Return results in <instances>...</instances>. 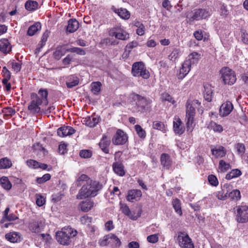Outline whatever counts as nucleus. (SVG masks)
I'll list each match as a JSON object with an SVG mask.
<instances>
[{"instance_id": "obj_1", "label": "nucleus", "mask_w": 248, "mask_h": 248, "mask_svg": "<svg viewBox=\"0 0 248 248\" xmlns=\"http://www.w3.org/2000/svg\"><path fill=\"white\" fill-rule=\"evenodd\" d=\"M102 188L98 182L92 180L86 185L83 186L77 196V199H83L89 197H95Z\"/></svg>"}, {"instance_id": "obj_2", "label": "nucleus", "mask_w": 248, "mask_h": 248, "mask_svg": "<svg viewBox=\"0 0 248 248\" xmlns=\"http://www.w3.org/2000/svg\"><path fill=\"white\" fill-rule=\"evenodd\" d=\"M128 101L131 103H135L138 111L144 112L149 110L151 106V101L135 93L130 94Z\"/></svg>"}, {"instance_id": "obj_3", "label": "nucleus", "mask_w": 248, "mask_h": 248, "mask_svg": "<svg viewBox=\"0 0 248 248\" xmlns=\"http://www.w3.org/2000/svg\"><path fill=\"white\" fill-rule=\"evenodd\" d=\"M76 230L71 227H67L63 228L61 231L57 232L56 239L58 242L62 245H68L71 242V237L77 235Z\"/></svg>"}, {"instance_id": "obj_4", "label": "nucleus", "mask_w": 248, "mask_h": 248, "mask_svg": "<svg viewBox=\"0 0 248 248\" xmlns=\"http://www.w3.org/2000/svg\"><path fill=\"white\" fill-rule=\"evenodd\" d=\"M212 10L209 8H199L194 10L191 15H187L186 17L191 23L194 21L206 19L212 15Z\"/></svg>"}, {"instance_id": "obj_5", "label": "nucleus", "mask_w": 248, "mask_h": 248, "mask_svg": "<svg viewBox=\"0 0 248 248\" xmlns=\"http://www.w3.org/2000/svg\"><path fill=\"white\" fill-rule=\"evenodd\" d=\"M236 220L239 223L248 221V205L242 203L235 207Z\"/></svg>"}, {"instance_id": "obj_6", "label": "nucleus", "mask_w": 248, "mask_h": 248, "mask_svg": "<svg viewBox=\"0 0 248 248\" xmlns=\"http://www.w3.org/2000/svg\"><path fill=\"white\" fill-rule=\"evenodd\" d=\"M132 73L135 77H142V78H149L150 73L146 69L142 62H134L132 65Z\"/></svg>"}, {"instance_id": "obj_7", "label": "nucleus", "mask_w": 248, "mask_h": 248, "mask_svg": "<svg viewBox=\"0 0 248 248\" xmlns=\"http://www.w3.org/2000/svg\"><path fill=\"white\" fill-rule=\"evenodd\" d=\"M31 101L28 106V109L31 113H39L41 112V106L43 104L39 96L35 93L31 94Z\"/></svg>"}, {"instance_id": "obj_8", "label": "nucleus", "mask_w": 248, "mask_h": 248, "mask_svg": "<svg viewBox=\"0 0 248 248\" xmlns=\"http://www.w3.org/2000/svg\"><path fill=\"white\" fill-rule=\"evenodd\" d=\"M177 240L182 248H194L191 239L184 232H179L178 234Z\"/></svg>"}, {"instance_id": "obj_9", "label": "nucleus", "mask_w": 248, "mask_h": 248, "mask_svg": "<svg viewBox=\"0 0 248 248\" xmlns=\"http://www.w3.org/2000/svg\"><path fill=\"white\" fill-rule=\"evenodd\" d=\"M45 222L43 219L35 218L31 220L28 225V228L33 233H39L44 229Z\"/></svg>"}, {"instance_id": "obj_10", "label": "nucleus", "mask_w": 248, "mask_h": 248, "mask_svg": "<svg viewBox=\"0 0 248 248\" xmlns=\"http://www.w3.org/2000/svg\"><path fill=\"white\" fill-rule=\"evenodd\" d=\"M127 140V135L122 130L118 129L112 139V142L114 145H123Z\"/></svg>"}, {"instance_id": "obj_11", "label": "nucleus", "mask_w": 248, "mask_h": 248, "mask_svg": "<svg viewBox=\"0 0 248 248\" xmlns=\"http://www.w3.org/2000/svg\"><path fill=\"white\" fill-rule=\"evenodd\" d=\"M101 150L106 154L109 153V146L110 144V138L106 134H104L99 143Z\"/></svg>"}, {"instance_id": "obj_12", "label": "nucleus", "mask_w": 248, "mask_h": 248, "mask_svg": "<svg viewBox=\"0 0 248 248\" xmlns=\"http://www.w3.org/2000/svg\"><path fill=\"white\" fill-rule=\"evenodd\" d=\"M109 34L110 36H114L116 38L122 40H126L129 38V34L125 31L120 30L118 31L116 28L110 30Z\"/></svg>"}, {"instance_id": "obj_13", "label": "nucleus", "mask_w": 248, "mask_h": 248, "mask_svg": "<svg viewBox=\"0 0 248 248\" xmlns=\"http://www.w3.org/2000/svg\"><path fill=\"white\" fill-rule=\"evenodd\" d=\"M173 129L174 133L178 135L183 134L185 130V127L182 125V122L178 117H174L173 122Z\"/></svg>"}, {"instance_id": "obj_14", "label": "nucleus", "mask_w": 248, "mask_h": 248, "mask_svg": "<svg viewBox=\"0 0 248 248\" xmlns=\"http://www.w3.org/2000/svg\"><path fill=\"white\" fill-rule=\"evenodd\" d=\"M233 108L232 103L230 101H226L223 103L219 109L220 115L223 117L228 115Z\"/></svg>"}, {"instance_id": "obj_15", "label": "nucleus", "mask_w": 248, "mask_h": 248, "mask_svg": "<svg viewBox=\"0 0 248 248\" xmlns=\"http://www.w3.org/2000/svg\"><path fill=\"white\" fill-rule=\"evenodd\" d=\"M5 237L6 239L11 243H19L22 240L21 234L16 232H11L7 233Z\"/></svg>"}, {"instance_id": "obj_16", "label": "nucleus", "mask_w": 248, "mask_h": 248, "mask_svg": "<svg viewBox=\"0 0 248 248\" xmlns=\"http://www.w3.org/2000/svg\"><path fill=\"white\" fill-rule=\"evenodd\" d=\"M75 131L71 126H64L58 129L57 134L60 137H64L73 134Z\"/></svg>"}, {"instance_id": "obj_17", "label": "nucleus", "mask_w": 248, "mask_h": 248, "mask_svg": "<svg viewBox=\"0 0 248 248\" xmlns=\"http://www.w3.org/2000/svg\"><path fill=\"white\" fill-rule=\"evenodd\" d=\"M142 196L141 191L139 189H131L128 191L126 199L130 202H133L134 200L139 201Z\"/></svg>"}, {"instance_id": "obj_18", "label": "nucleus", "mask_w": 248, "mask_h": 248, "mask_svg": "<svg viewBox=\"0 0 248 248\" xmlns=\"http://www.w3.org/2000/svg\"><path fill=\"white\" fill-rule=\"evenodd\" d=\"M211 152L213 155L216 158H221L225 156L226 150L221 145H217L211 148Z\"/></svg>"}, {"instance_id": "obj_19", "label": "nucleus", "mask_w": 248, "mask_h": 248, "mask_svg": "<svg viewBox=\"0 0 248 248\" xmlns=\"http://www.w3.org/2000/svg\"><path fill=\"white\" fill-rule=\"evenodd\" d=\"M160 162L164 169L169 170L172 165V160L169 155L163 153L160 156Z\"/></svg>"}, {"instance_id": "obj_20", "label": "nucleus", "mask_w": 248, "mask_h": 248, "mask_svg": "<svg viewBox=\"0 0 248 248\" xmlns=\"http://www.w3.org/2000/svg\"><path fill=\"white\" fill-rule=\"evenodd\" d=\"M204 98L208 102H211L212 100L213 95V87L208 84H205L204 85Z\"/></svg>"}, {"instance_id": "obj_21", "label": "nucleus", "mask_w": 248, "mask_h": 248, "mask_svg": "<svg viewBox=\"0 0 248 248\" xmlns=\"http://www.w3.org/2000/svg\"><path fill=\"white\" fill-rule=\"evenodd\" d=\"M121 210L124 215L129 217L132 220H137L140 216L141 212L138 213L137 215L133 216L131 212L129 207L125 204H122L121 206Z\"/></svg>"}, {"instance_id": "obj_22", "label": "nucleus", "mask_w": 248, "mask_h": 248, "mask_svg": "<svg viewBox=\"0 0 248 248\" xmlns=\"http://www.w3.org/2000/svg\"><path fill=\"white\" fill-rule=\"evenodd\" d=\"M94 205L93 201L88 199L85 201L82 202L79 205L81 210L84 212H87L90 210Z\"/></svg>"}, {"instance_id": "obj_23", "label": "nucleus", "mask_w": 248, "mask_h": 248, "mask_svg": "<svg viewBox=\"0 0 248 248\" xmlns=\"http://www.w3.org/2000/svg\"><path fill=\"white\" fill-rule=\"evenodd\" d=\"M11 50V46L8 40L3 39L0 40V51L3 53L7 54Z\"/></svg>"}, {"instance_id": "obj_24", "label": "nucleus", "mask_w": 248, "mask_h": 248, "mask_svg": "<svg viewBox=\"0 0 248 248\" xmlns=\"http://www.w3.org/2000/svg\"><path fill=\"white\" fill-rule=\"evenodd\" d=\"M98 122L99 118L95 115L88 117L84 120V124L90 127H94Z\"/></svg>"}, {"instance_id": "obj_25", "label": "nucleus", "mask_w": 248, "mask_h": 248, "mask_svg": "<svg viewBox=\"0 0 248 248\" xmlns=\"http://www.w3.org/2000/svg\"><path fill=\"white\" fill-rule=\"evenodd\" d=\"M79 27L78 22L75 19H71L68 21L67 31L69 32L76 31Z\"/></svg>"}, {"instance_id": "obj_26", "label": "nucleus", "mask_w": 248, "mask_h": 248, "mask_svg": "<svg viewBox=\"0 0 248 248\" xmlns=\"http://www.w3.org/2000/svg\"><path fill=\"white\" fill-rule=\"evenodd\" d=\"M220 74L221 75V78H234L236 76L234 71L228 67L222 68L220 70Z\"/></svg>"}, {"instance_id": "obj_27", "label": "nucleus", "mask_w": 248, "mask_h": 248, "mask_svg": "<svg viewBox=\"0 0 248 248\" xmlns=\"http://www.w3.org/2000/svg\"><path fill=\"white\" fill-rule=\"evenodd\" d=\"M113 169L115 173L119 176H123L125 174L124 167L121 163H114L113 164Z\"/></svg>"}, {"instance_id": "obj_28", "label": "nucleus", "mask_w": 248, "mask_h": 248, "mask_svg": "<svg viewBox=\"0 0 248 248\" xmlns=\"http://www.w3.org/2000/svg\"><path fill=\"white\" fill-rule=\"evenodd\" d=\"M92 181V180L87 175L83 174L78 178L76 184L79 186L82 185L83 186L86 185V184L89 183Z\"/></svg>"}, {"instance_id": "obj_29", "label": "nucleus", "mask_w": 248, "mask_h": 248, "mask_svg": "<svg viewBox=\"0 0 248 248\" xmlns=\"http://www.w3.org/2000/svg\"><path fill=\"white\" fill-rule=\"evenodd\" d=\"M207 127L208 128L212 129L215 132L221 133L223 131V128L221 125L213 121H211Z\"/></svg>"}, {"instance_id": "obj_30", "label": "nucleus", "mask_w": 248, "mask_h": 248, "mask_svg": "<svg viewBox=\"0 0 248 248\" xmlns=\"http://www.w3.org/2000/svg\"><path fill=\"white\" fill-rule=\"evenodd\" d=\"M41 29L40 23L36 22L33 25L30 26L28 30V34L30 36H32L39 30Z\"/></svg>"}, {"instance_id": "obj_31", "label": "nucleus", "mask_w": 248, "mask_h": 248, "mask_svg": "<svg viewBox=\"0 0 248 248\" xmlns=\"http://www.w3.org/2000/svg\"><path fill=\"white\" fill-rule=\"evenodd\" d=\"M1 186L6 190H10L12 187V184L7 177L2 176L0 179Z\"/></svg>"}, {"instance_id": "obj_32", "label": "nucleus", "mask_w": 248, "mask_h": 248, "mask_svg": "<svg viewBox=\"0 0 248 248\" xmlns=\"http://www.w3.org/2000/svg\"><path fill=\"white\" fill-rule=\"evenodd\" d=\"M242 174L241 171L239 169L232 170L229 173L226 175L225 178L227 180H231L238 177Z\"/></svg>"}, {"instance_id": "obj_33", "label": "nucleus", "mask_w": 248, "mask_h": 248, "mask_svg": "<svg viewBox=\"0 0 248 248\" xmlns=\"http://www.w3.org/2000/svg\"><path fill=\"white\" fill-rule=\"evenodd\" d=\"M153 127L155 129L160 130L164 133H165L167 129L164 124L160 121H154L153 124Z\"/></svg>"}, {"instance_id": "obj_34", "label": "nucleus", "mask_w": 248, "mask_h": 248, "mask_svg": "<svg viewBox=\"0 0 248 248\" xmlns=\"http://www.w3.org/2000/svg\"><path fill=\"white\" fill-rule=\"evenodd\" d=\"M190 62L189 61H186L182 65V67L180 70V74L182 75L184 78L188 74L190 71Z\"/></svg>"}, {"instance_id": "obj_35", "label": "nucleus", "mask_w": 248, "mask_h": 248, "mask_svg": "<svg viewBox=\"0 0 248 248\" xmlns=\"http://www.w3.org/2000/svg\"><path fill=\"white\" fill-rule=\"evenodd\" d=\"M231 169V165L229 163H226L223 160H221L219 162L218 171L225 172Z\"/></svg>"}, {"instance_id": "obj_36", "label": "nucleus", "mask_w": 248, "mask_h": 248, "mask_svg": "<svg viewBox=\"0 0 248 248\" xmlns=\"http://www.w3.org/2000/svg\"><path fill=\"white\" fill-rule=\"evenodd\" d=\"M38 4L37 1L33 0H28L25 4V8L28 11H34L37 9Z\"/></svg>"}, {"instance_id": "obj_37", "label": "nucleus", "mask_w": 248, "mask_h": 248, "mask_svg": "<svg viewBox=\"0 0 248 248\" xmlns=\"http://www.w3.org/2000/svg\"><path fill=\"white\" fill-rule=\"evenodd\" d=\"M48 37V33L46 32H45L42 35L41 40L39 43L38 44V47L36 48L35 50V53L39 52L41 48H42L45 45L46 41H47V38Z\"/></svg>"}, {"instance_id": "obj_38", "label": "nucleus", "mask_w": 248, "mask_h": 248, "mask_svg": "<svg viewBox=\"0 0 248 248\" xmlns=\"http://www.w3.org/2000/svg\"><path fill=\"white\" fill-rule=\"evenodd\" d=\"M40 97V99L41 100L42 102H45L46 105H47L48 101L47 100L48 93L46 90L40 89L38 91V94H37Z\"/></svg>"}, {"instance_id": "obj_39", "label": "nucleus", "mask_w": 248, "mask_h": 248, "mask_svg": "<svg viewBox=\"0 0 248 248\" xmlns=\"http://www.w3.org/2000/svg\"><path fill=\"white\" fill-rule=\"evenodd\" d=\"M109 242L110 244L115 247H119L121 245V242L119 238L115 234L112 233L109 234Z\"/></svg>"}, {"instance_id": "obj_40", "label": "nucleus", "mask_w": 248, "mask_h": 248, "mask_svg": "<svg viewBox=\"0 0 248 248\" xmlns=\"http://www.w3.org/2000/svg\"><path fill=\"white\" fill-rule=\"evenodd\" d=\"M195 114V108L192 106L189 102L186 103V117H194Z\"/></svg>"}, {"instance_id": "obj_41", "label": "nucleus", "mask_w": 248, "mask_h": 248, "mask_svg": "<svg viewBox=\"0 0 248 248\" xmlns=\"http://www.w3.org/2000/svg\"><path fill=\"white\" fill-rule=\"evenodd\" d=\"M232 200L237 201L241 199L240 192L238 189H234L230 192L228 195Z\"/></svg>"}, {"instance_id": "obj_42", "label": "nucleus", "mask_w": 248, "mask_h": 248, "mask_svg": "<svg viewBox=\"0 0 248 248\" xmlns=\"http://www.w3.org/2000/svg\"><path fill=\"white\" fill-rule=\"evenodd\" d=\"M64 50L62 46H59L57 48L56 50L53 53V56L54 58L59 60L64 55Z\"/></svg>"}, {"instance_id": "obj_43", "label": "nucleus", "mask_w": 248, "mask_h": 248, "mask_svg": "<svg viewBox=\"0 0 248 248\" xmlns=\"http://www.w3.org/2000/svg\"><path fill=\"white\" fill-rule=\"evenodd\" d=\"M101 83L100 82H93L91 84V91L94 94H97L101 90Z\"/></svg>"}, {"instance_id": "obj_44", "label": "nucleus", "mask_w": 248, "mask_h": 248, "mask_svg": "<svg viewBox=\"0 0 248 248\" xmlns=\"http://www.w3.org/2000/svg\"><path fill=\"white\" fill-rule=\"evenodd\" d=\"M11 166V161L7 158H4L0 160V169L9 168Z\"/></svg>"}, {"instance_id": "obj_45", "label": "nucleus", "mask_w": 248, "mask_h": 248, "mask_svg": "<svg viewBox=\"0 0 248 248\" xmlns=\"http://www.w3.org/2000/svg\"><path fill=\"white\" fill-rule=\"evenodd\" d=\"M172 205L175 212L179 215H181L182 214V212L180 201L177 199L174 200L172 201Z\"/></svg>"}, {"instance_id": "obj_46", "label": "nucleus", "mask_w": 248, "mask_h": 248, "mask_svg": "<svg viewBox=\"0 0 248 248\" xmlns=\"http://www.w3.org/2000/svg\"><path fill=\"white\" fill-rule=\"evenodd\" d=\"M117 13L119 16L123 19H128L130 17V13L126 9H118Z\"/></svg>"}, {"instance_id": "obj_47", "label": "nucleus", "mask_w": 248, "mask_h": 248, "mask_svg": "<svg viewBox=\"0 0 248 248\" xmlns=\"http://www.w3.org/2000/svg\"><path fill=\"white\" fill-rule=\"evenodd\" d=\"M67 51L72 53H76L80 55H85L86 52L84 49L79 47H73L67 49Z\"/></svg>"}, {"instance_id": "obj_48", "label": "nucleus", "mask_w": 248, "mask_h": 248, "mask_svg": "<svg viewBox=\"0 0 248 248\" xmlns=\"http://www.w3.org/2000/svg\"><path fill=\"white\" fill-rule=\"evenodd\" d=\"M79 83V80L78 78H69L66 82L67 87L68 88H72Z\"/></svg>"}, {"instance_id": "obj_49", "label": "nucleus", "mask_w": 248, "mask_h": 248, "mask_svg": "<svg viewBox=\"0 0 248 248\" xmlns=\"http://www.w3.org/2000/svg\"><path fill=\"white\" fill-rule=\"evenodd\" d=\"M161 99L163 101H168L172 103V104H174L175 102L172 97L168 93H164L161 94Z\"/></svg>"}, {"instance_id": "obj_50", "label": "nucleus", "mask_w": 248, "mask_h": 248, "mask_svg": "<svg viewBox=\"0 0 248 248\" xmlns=\"http://www.w3.org/2000/svg\"><path fill=\"white\" fill-rule=\"evenodd\" d=\"M216 195L217 199L220 200H225L228 197V193L227 192H225V191L223 189L217 191L216 193Z\"/></svg>"}, {"instance_id": "obj_51", "label": "nucleus", "mask_w": 248, "mask_h": 248, "mask_svg": "<svg viewBox=\"0 0 248 248\" xmlns=\"http://www.w3.org/2000/svg\"><path fill=\"white\" fill-rule=\"evenodd\" d=\"M208 180L209 184L212 186H216L218 185V181L214 175H209L208 177Z\"/></svg>"}, {"instance_id": "obj_52", "label": "nucleus", "mask_w": 248, "mask_h": 248, "mask_svg": "<svg viewBox=\"0 0 248 248\" xmlns=\"http://www.w3.org/2000/svg\"><path fill=\"white\" fill-rule=\"evenodd\" d=\"M51 178V175L49 173L44 174L41 177H38L36 178V182L38 184L44 183L47 181L49 180Z\"/></svg>"}, {"instance_id": "obj_53", "label": "nucleus", "mask_w": 248, "mask_h": 248, "mask_svg": "<svg viewBox=\"0 0 248 248\" xmlns=\"http://www.w3.org/2000/svg\"><path fill=\"white\" fill-rule=\"evenodd\" d=\"M135 129L139 137L140 138H145L146 136L145 132L140 125H136L135 126Z\"/></svg>"}, {"instance_id": "obj_54", "label": "nucleus", "mask_w": 248, "mask_h": 248, "mask_svg": "<svg viewBox=\"0 0 248 248\" xmlns=\"http://www.w3.org/2000/svg\"><path fill=\"white\" fill-rule=\"evenodd\" d=\"M198 56L199 54L197 52H194L190 54L189 55V60L187 61H189L190 62V64L191 63H195L198 61Z\"/></svg>"}, {"instance_id": "obj_55", "label": "nucleus", "mask_w": 248, "mask_h": 248, "mask_svg": "<svg viewBox=\"0 0 248 248\" xmlns=\"http://www.w3.org/2000/svg\"><path fill=\"white\" fill-rule=\"evenodd\" d=\"M186 119L187 120L186 125V128L187 130L188 131L191 132L193 130V117H186Z\"/></svg>"}, {"instance_id": "obj_56", "label": "nucleus", "mask_w": 248, "mask_h": 248, "mask_svg": "<svg viewBox=\"0 0 248 248\" xmlns=\"http://www.w3.org/2000/svg\"><path fill=\"white\" fill-rule=\"evenodd\" d=\"M26 163L27 165L32 169H38V166H39V162L34 160H28L27 161Z\"/></svg>"}, {"instance_id": "obj_57", "label": "nucleus", "mask_w": 248, "mask_h": 248, "mask_svg": "<svg viewBox=\"0 0 248 248\" xmlns=\"http://www.w3.org/2000/svg\"><path fill=\"white\" fill-rule=\"evenodd\" d=\"M36 203L39 206H43L45 203V198L39 194L36 195Z\"/></svg>"}, {"instance_id": "obj_58", "label": "nucleus", "mask_w": 248, "mask_h": 248, "mask_svg": "<svg viewBox=\"0 0 248 248\" xmlns=\"http://www.w3.org/2000/svg\"><path fill=\"white\" fill-rule=\"evenodd\" d=\"M242 41L245 44L248 45V33L246 32V31L241 29L240 31Z\"/></svg>"}, {"instance_id": "obj_59", "label": "nucleus", "mask_w": 248, "mask_h": 248, "mask_svg": "<svg viewBox=\"0 0 248 248\" xmlns=\"http://www.w3.org/2000/svg\"><path fill=\"white\" fill-rule=\"evenodd\" d=\"M92 152L88 150H81L79 153L80 156L84 158H89L92 156Z\"/></svg>"}, {"instance_id": "obj_60", "label": "nucleus", "mask_w": 248, "mask_h": 248, "mask_svg": "<svg viewBox=\"0 0 248 248\" xmlns=\"http://www.w3.org/2000/svg\"><path fill=\"white\" fill-rule=\"evenodd\" d=\"M147 240L150 243H155L158 240V234L150 235L147 237Z\"/></svg>"}, {"instance_id": "obj_61", "label": "nucleus", "mask_w": 248, "mask_h": 248, "mask_svg": "<svg viewBox=\"0 0 248 248\" xmlns=\"http://www.w3.org/2000/svg\"><path fill=\"white\" fill-rule=\"evenodd\" d=\"M235 148L236 149L238 153L239 154L242 155L245 152V145L242 143H237L235 145Z\"/></svg>"}, {"instance_id": "obj_62", "label": "nucleus", "mask_w": 248, "mask_h": 248, "mask_svg": "<svg viewBox=\"0 0 248 248\" xmlns=\"http://www.w3.org/2000/svg\"><path fill=\"white\" fill-rule=\"evenodd\" d=\"M109 234L105 236L99 242L100 245L102 246H107L110 244L109 242Z\"/></svg>"}, {"instance_id": "obj_63", "label": "nucleus", "mask_w": 248, "mask_h": 248, "mask_svg": "<svg viewBox=\"0 0 248 248\" xmlns=\"http://www.w3.org/2000/svg\"><path fill=\"white\" fill-rule=\"evenodd\" d=\"M92 220V218L87 216H84L80 218V221L83 224H89Z\"/></svg>"}, {"instance_id": "obj_64", "label": "nucleus", "mask_w": 248, "mask_h": 248, "mask_svg": "<svg viewBox=\"0 0 248 248\" xmlns=\"http://www.w3.org/2000/svg\"><path fill=\"white\" fill-rule=\"evenodd\" d=\"M18 218V217L14 214H10L7 216L3 218L5 221H14Z\"/></svg>"}]
</instances>
